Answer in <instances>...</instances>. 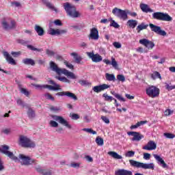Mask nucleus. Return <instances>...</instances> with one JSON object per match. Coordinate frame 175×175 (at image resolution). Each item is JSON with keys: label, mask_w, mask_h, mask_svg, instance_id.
Listing matches in <instances>:
<instances>
[{"label": "nucleus", "mask_w": 175, "mask_h": 175, "mask_svg": "<svg viewBox=\"0 0 175 175\" xmlns=\"http://www.w3.org/2000/svg\"><path fill=\"white\" fill-rule=\"evenodd\" d=\"M140 8H141V10L144 12V13H152L154 12V10L150 8L148 5L147 4H144V3L140 4Z\"/></svg>", "instance_id": "nucleus-24"}, {"label": "nucleus", "mask_w": 175, "mask_h": 175, "mask_svg": "<svg viewBox=\"0 0 175 175\" xmlns=\"http://www.w3.org/2000/svg\"><path fill=\"white\" fill-rule=\"evenodd\" d=\"M83 132H87L88 133H92V135H96V131L92 130V129H83Z\"/></svg>", "instance_id": "nucleus-46"}, {"label": "nucleus", "mask_w": 175, "mask_h": 175, "mask_svg": "<svg viewBox=\"0 0 175 175\" xmlns=\"http://www.w3.org/2000/svg\"><path fill=\"white\" fill-rule=\"evenodd\" d=\"M112 13L113 14H114V16H116V17H118L121 20L125 21L128 19V14H126V12H125V10L115 8L113 9Z\"/></svg>", "instance_id": "nucleus-8"}, {"label": "nucleus", "mask_w": 175, "mask_h": 175, "mask_svg": "<svg viewBox=\"0 0 175 175\" xmlns=\"http://www.w3.org/2000/svg\"><path fill=\"white\" fill-rule=\"evenodd\" d=\"M163 136H165V137H166V139H174V137H175V135L173 133H165L163 134Z\"/></svg>", "instance_id": "nucleus-45"}, {"label": "nucleus", "mask_w": 175, "mask_h": 175, "mask_svg": "<svg viewBox=\"0 0 175 175\" xmlns=\"http://www.w3.org/2000/svg\"><path fill=\"white\" fill-rule=\"evenodd\" d=\"M152 18L160 21H172L173 20L169 14L163 12H154L152 14Z\"/></svg>", "instance_id": "nucleus-5"}, {"label": "nucleus", "mask_w": 175, "mask_h": 175, "mask_svg": "<svg viewBox=\"0 0 175 175\" xmlns=\"http://www.w3.org/2000/svg\"><path fill=\"white\" fill-rule=\"evenodd\" d=\"M105 79L107 81H116V75L114 74H105Z\"/></svg>", "instance_id": "nucleus-32"}, {"label": "nucleus", "mask_w": 175, "mask_h": 175, "mask_svg": "<svg viewBox=\"0 0 175 175\" xmlns=\"http://www.w3.org/2000/svg\"><path fill=\"white\" fill-rule=\"evenodd\" d=\"M12 5L14 8H21V3L20 2H18V1L12 2Z\"/></svg>", "instance_id": "nucleus-54"}, {"label": "nucleus", "mask_w": 175, "mask_h": 175, "mask_svg": "<svg viewBox=\"0 0 175 175\" xmlns=\"http://www.w3.org/2000/svg\"><path fill=\"white\" fill-rule=\"evenodd\" d=\"M19 90L21 91V94H23L25 96H27V98L29 97V91L24 88H19Z\"/></svg>", "instance_id": "nucleus-39"}, {"label": "nucleus", "mask_w": 175, "mask_h": 175, "mask_svg": "<svg viewBox=\"0 0 175 175\" xmlns=\"http://www.w3.org/2000/svg\"><path fill=\"white\" fill-rule=\"evenodd\" d=\"M89 39H90L91 40H99V31H98V29L93 27L92 29H90Z\"/></svg>", "instance_id": "nucleus-17"}, {"label": "nucleus", "mask_w": 175, "mask_h": 175, "mask_svg": "<svg viewBox=\"0 0 175 175\" xmlns=\"http://www.w3.org/2000/svg\"><path fill=\"white\" fill-rule=\"evenodd\" d=\"M115 175H132V172L129 170L121 169L116 170Z\"/></svg>", "instance_id": "nucleus-25"}, {"label": "nucleus", "mask_w": 175, "mask_h": 175, "mask_svg": "<svg viewBox=\"0 0 175 175\" xmlns=\"http://www.w3.org/2000/svg\"><path fill=\"white\" fill-rule=\"evenodd\" d=\"M27 115L29 118H33V117H35V111L29 108L27 111Z\"/></svg>", "instance_id": "nucleus-43"}, {"label": "nucleus", "mask_w": 175, "mask_h": 175, "mask_svg": "<svg viewBox=\"0 0 175 175\" xmlns=\"http://www.w3.org/2000/svg\"><path fill=\"white\" fill-rule=\"evenodd\" d=\"M70 55L74 57V59L77 64H80V62H81V57L79 56L77 53H72Z\"/></svg>", "instance_id": "nucleus-35"}, {"label": "nucleus", "mask_w": 175, "mask_h": 175, "mask_svg": "<svg viewBox=\"0 0 175 175\" xmlns=\"http://www.w3.org/2000/svg\"><path fill=\"white\" fill-rule=\"evenodd\" d=\"M1 25L3 27V28L4 29H12V28H14V27H16V22L14 21H11V24L9 25L8 23V21H6L5 19H3L2 21H1Z\"/></svg>", "instance_id": "nucleus-19"}, {"label": "nucleus", "mask_w": 175, "mask_h": 175, "mask_svg": "<svg viewBox=\"0 0 175 175\" xmlns=\"http://www.w3.org/2000/svg\"><path fill=\"white\" fill-rule=\"evenodd\" d=\"M63 8L66 12L67 16L71 18H79L81 16L80 12L77 11L76 7L68 2L63 4Z\"/></svg>", "instance_id": "nucleus-2"}, {"label": "nucleus", "mask_w": 175, "mask_h": 175, "mask_svg": "<svg viewBox=\"0 0 175 175\" xmlns=\"http://www.w3.org/2000/svg\"><path fill=\"white\" fill-rule=\"evenodd\" d=\"M127 135H129V136H133V138L131 139L132 142H140L142 139H144V135L135 131L128 132Z\"/></svg>", "instance_id": "nucleus-12"}, {"label": "nucleus", "mask_w": 175, "mask_h": 175, "mask_svg": "<svg viewBox=\"0 0 175 175\" xmlns=\"http://www.w3.org/2000/svg\"><path fill=\"white\" fill-rule=\"evenodd\" d=\"M51 70L53 72H55L57 75H64V76H66L67 77H69L70 79H77V77L75 75V73L70 72L69 70L65 69V68H58V66L57 64L54 63V62H51L49 63Z\"/></svg>", "instance_id": "nucleus-1"}, {"label": "nucleus", "mask_w": 175, "mask_h": 175, "mask_svg": "<svg viewBox=\"0 0 175 175\" xmlns=\"http://www.w3.org/2000/svg\"><path fill=\"white\" fill-rule=\"evenodd\" d=\"M154 167H155V165H154V163H142V169H151L152 170H154Z\"/></svg>", "instance_id": "nucleus-28"}, {"label": "nucleus", "mask_w": 175, "mask_h": 175, "mask_svg": "<svg viewBox=\"0 0 175 175\" xmlns=\"http://www.w3.org/2000/svg\"><path fill=\"white\" fill-rule=\"evenodd\" d=\"M103 62L106 64V65H112L113 68H115V69H117V66H118V64H117V61H116L114 57H111V62L109 59H105L103 60Z\"/></svg>", "instance_id": "nucleus-23"}, {"label": "nucleus", "mask_w": 175, "mask_h": 175, "mask_svg": "<svg viewBox=\"0 0 175 175\" xmlns=\"http://www.w3.org/2000/svg\"><path fill=\"white\" fill-rule=\"evenodd\" d=\"M146 95L150 98H158L161 90L157 86L150 85L146 89Z\"/></svg>", "instance_id": "nucleus-6"}, {"label": "nucleus", "mask_w": 175, "mask_h": 175, "mask_svg": "<svg viewBox=\"0 0 175 175\" xmlns=\"http://www.w3.org/2000/svg\"><path fill=\"white\" fill-rule=\"evenodd\" d=\"M101 120H103L105 124H110V120L106 116H101Z\"/></svg>", "instance_id": "nucleus-56"}, {"label": "nucleus", "mask_w": 175, "mask_h": 175, "mask_svg": "<svg viewBox=\"0 0 175 175\" xmlns=\"http://www.w3.org/2000/svg\"><path fill=\"white\" fill-rule=\"evenodd\" d=\"M117 79L119 81H122V83H124V81H125V77L123 75H117Z\"/></svg>", "instance_id": "nucleus-52"}, {"label": "nucleus", "mask_w": 175, "mask_h": 175, "mask_svg": "<svg viewBox=\"0 0 175 175\" xmlns=\"http://www.w3.org/2000/svg\"><path fill=\"white\" fill-rule=\"evenodd\" d=\"M110 27H113V28H120V25H118L117 22L112 21L111 23L110 24Z\"/></svg>", "instance_id": "nucleus-55"}, {"label": "nucleus", "mask_w": 175, "mask_h": 175, "mask_svg": "<svg viewBox=\"0 0 175 175\" xmlns=\"http://www.w3.org/2000/svg\"><path fill=\"white\" fill-rule=\"evenodd\" d=\"M79 83L83 87H88V85H91V83L87 80L81 79L79 81Z\"/></svg>", "instance_id": "nucleus-40"}, {"label": "nucleus", "mask_w": 175, "mask_h": 175, "mask_svg": "<svg viewBox=\"0 0 175 175\" xmlns=\"http://www.w3.org/2000/svg\"><path fill=\"white\" fill-rule=\"evenodd\" d=\"M46 6L48 7L49 9H51V10H53L55 12V13H58V10L55 8L53 4H52L50 2H46Z\"/></svg>", "instance_id": "nucleus-37"}, {"label": "nucleus", "mask_w": 175, "mask_h": 175, "mask_svg": "<svg viewBox=\"0 0 175 175\" xmlns=\"http://www.w3.org/2000/svg\"><path fill=\"white\" fill-rule=\"evenodd\" d=\"M12 161L20 162L21 165L25 166H29V165H32L34 162L33 159H31V157L23 154H19L18 157L14 156Z\"/></svg>", "instance_id": "nucleus-3"}, {"label": "nucleus", "mask_w": 175, "mask_h": 175, "mask_svg": "<svg viewBox=\"0 0 175 175\" xmlns=\"http://www.w3.org/2000/svg\"><path fill=\"white\" fill-rule=\"evenodd\" d=\"M107 88H110V85L104 83L100 85L94 86L92 88V90L94 91V92H96L97 94H98V92H102V91H105V90H107Z\"/></svg>", "instance_id": "nucleus-18"}, {"label": "nucleus", "mask_w": 175, "mask_h": 175, "mask_svg": "<svg viewBox=\"0 0 175 175\" xmlns=\"http://www.w3.org/2000/svg\"><path fill=\"white\" fill-rule=\"evenodd\" d=\"M34 29L38 33V36H43V35H44V29H43V27L36 25L34 27Z\"/></svg>", "instance_id": "nucleus-26"}, {"label": "nucleus", "mask_w": 175, "mask_h": 175, "mask_svg": "<svg viewBox=\"0 0 175 175\" xmlns=\"http://www.w3.org/2000/svg\"><path fill=\"white\" fill-rule=\"evenodd\" d=\"M56 79L59 80V81H62L63 83H70V81H69V79L65 77H56Z\"/></svg>", "instance_id": "nucleus-41"}, {"label": "nucleus", "mask_w": 175, "mask_h": 175, "mask_svg": "<svg viewBox=\"0 0 175 175\" xmlns=\"http://www.w3.org/2000/svg\"><path fill=\"white\" fill-rule=\"evenodd\" d=\"M9 146L3 145L0 146V151L3 154L8 157V158H10V159L13 160V159L14 158V154H13V152L9 151Z\"/></svg>", "instance_id": "nucleus-11"}, {"label": "nucleus", "mask_w": 175, "mask_h": 175, "mask_svg": "<svg viewBox=\"0 0 175 175\" xmlns=\"http://www.w3.org/2000/svg\"><path fill=\"white\" fill-rule=\"evenodd\" d=\"M1 132L2 133H4V135H9V133H10V129H4Z\"/></svg>", "instance_id": "nucleus-64"}, {"label": "nucleus", "mask_w": 175, "mask_h": 175, "mask_svg": "<svg viewBox=\"0 0 175 175\" xmlns=\"http://www.w3.org/2000/svg\"><path fill=\"white\" fill-rule=\"evenodd\" d=\"M164 114L165 116H172V114H173V111L171 110V109H166L165 111H164Z\"/></svg>", "instance_id": "nucleus-59"}, {"label": "nucleus", "mask_w": 175, "mask_h": 175, "mask_svg": "<svg viewBox=\"0 0 175 175\" xmlns=\"http://www.w3.org/2000/svg\"><path fill=\"white\" fill-rule=\"evenodd\" d=\"M165 88L168 91H172V90H175V85H169L168 83H165Z\"/></svg>", "instance_id": "nucleus-53"}, {"label": "nucleus", "mask_w": 175, "mask_h": 175, "mask_svg": "<svg viewBox=\"0 0 175 175\" xmlns=\"http://www.w3.org/2000/svg\"><path fill=\"white\" fill-rule=\"evenodd\" d=\"M142 149L146 150V151H154V150H157V143L152 140H150L147 143L146 145L142 147Z\"/></svg>", "instance_id": "nucleus-15"}, {"label": "nucleus", "mask_w": 175, "mask_h": 175, "mask_svg": "<svg viewBox=\"0 0 175 175\" xmlns=\"http://www.w3.org/2000/svg\"><path fill=\"white\" fill-rule=\"evenodd\" d=\"M147 27H148V25H145L144 23H142L141 25H139L136 29L137 32H140V31H143V29H146Z\"/></svg>", "instance_id": "nucleus-38"}, {"label": "nucleus", "mask_w": 175, "mask_h": 175, "mask_svg": "<svg viewBox=\"0 0 175 175\" xmlns=\"http://www.w3.org/2000/svg\"><path fill=\"white\" fill-rule=\"evenodd\" d=\"M37 172L42 175H53V169L37 167Z\"/></svg>", "instance_id": "nucleus-20"}, {"label": "nucleus", "mask_w": 175, "mask_h": 175, "mask_svg": "<svg viewBox=\"0 0 175 175\" xmlns=\"http://www.w3.org/2000/svg\"><path fill=\"white\" fill-rule=\"evenodd\" d=\"M87 55L91 58L92 61L93 62H100L103 58H102V56L96 53L94 54V52H88Z\"/></svg>", "instance_id": "nucleus-16"}, {"label": "nucleus", "mask_w": 175, "mask_h": 175, "mask_svg": "<svg viewBox=\"0 0 175 175\" xmlns=\"http://www.w3.org/2000/svg\"><path fill=\"white\" fill-rule=\"evenodd\" d=\"M51 118H53V120H54V121H57V122H59V124H61V125H64V126L68 128V129H72V125L70 124H69V122H68V120H65V118H64V117H62L61 116L52 115Z\"/></svg>", "instance_id": "nucleus-7"}, {"label": "nucleus", "mask_w": 175, "mask_h": 175, "mask_svg": "<svg viewBox=\"0 0 175 175\" xmlns=\"http://www.w3.org/2000/svg\"><path fill=\"white\" fill-rule=\"evenodd\" d=\"M127 25H129V27L130 28H133V29L134 28H136V26L137 25V21L136 20H129L127 21Z\"/></svg>", "instance_id": "nucleus-29"}, {"label": "nucleus", "mask_w": 175, "mask_h": 175, "mask_svg": "<svg viewBox=\"0 0 175 175\" xmlns=\"http://www.w3.org/2000/svg\"><path fill=\"white\" fill-rule=\"evenodd\" d=\"M49 84H52V85H53V90L54 91H61V90H62L61 88V85L57 84L56 83H55L54 81L53 80H50L49 81Z\"/></svg>", "instance_id": "nucleus-30"}, {"label": "nucleus", "mask_w": 175, "mask_h": 175, "mask_svg": "<svg viewBox=\"0 0 175 175\" xmlns=\"http://www.w3.org/2000/svg\"><path fill=\"white\" fill-rule=\"evenodd\" d=\"M150 77L151 79H152V80H156V79H159L160 80H162V77L161 76V74L157 71H154L152 74H151Z\"/></svg>", "instance_id": "nucleus-33"}, {"label": "nucleus", "mask_w": 175, "mask_h": 175, "mask_svg": "<svg viewBox=\"0 0 175 175\" xmlns=\"http://www.w3.org/2000/svg\"><path fill=\"white\" fill-rule=\"evenodd\" d=\"M23 62L25 64V65H31L32 66L35 65V61L29 58L23 59Z\"/></svg>", "instance_id": "nucleus-34"}, {"label": "nucleus", "mask_w": 175, "mask_h": 175, "mask_svg": "<svg viewBox=\"0 0 175 175\" xmlns=\"http://www.w3.org/2000/svg\"><path fill=\"white\" fill-rule=\"evenodd\" d=\"M44 96L46 99H49V100H54V97L51 96V94L46 93L44 94Z\"/></svg>", "instance_id": "nucleus-57"}, {"label": "nucleus", "mask_w": 175, "mask_h": 175, "mask_svg": "<svg viewBox=\"0 0 175 175\" xmlns=\"http://www.w3.org/2000/svg\"><path fill=\"white\" fill-rule=\"evenodd\" d=\"M151 158V154L150 153H144V159L148 161Z\"/></svg>", "instance_id": "nucleus-61"}, {"label": "nucleus", "mask_w": 175, "mask_h": 175, "mask_svg": "<svg viewBox=\"0 0 175 175\" xmlns=\"http://www.w3.org/2000/svg\"><path fill=\"white\" fill-rule=\"evenodd\" d=\"M113 47H115L116 49H121L122 45L121 43L118 42H115L113 43Z\"/></svg>", "instance_id": "nucleus-58"}, {"label": "nucleus", "mask_w": 175, "mask_h": 175, "mask_svg": "<svg viewBox=\"0 0 175 175\" xmlns=\"http://www.w3.org/2000/svg\"><path fill=\"white\" fill-rule=\"evenodd\" d=\"M27 49H29V50H31L32 51H43V49L35 48L32 45H27Z\"/></svg>", "instance_id": "nucleus-47"}, {"label": "nucleus", "mask_w": 175, "mask_h": 175, "mask_svg": "<svg viewBox=\"0 0 175 175\" xmlns=\"http://www.w3.org/2000/svg\"><path fill=\"white\" fill-rule=\"evenodd\" d=\"M80 165H81V163L73 162L70 164V167H73L74 169H79V167H80Z\"/></svg>", "instance_id": "nucleus-49"}, {"label": "nucleus", "mask_w": 175, "mask_h": 175, "mask_svg": "<svg viewBox=\"0 0 175 175\" xmlns=\"http://www.w3.org/2000/svg\"><path fill=\"white\" fill-rule=\"evenodd\" d=\"M46 53L47 55H49V57H53L55 53L54 51L50 50V49H46Z\"/></svg>", "instance_id": "nucleus-62"}, {"label": "nucleus", "mask_w": 175, "mask_h": 175, "mask_svg": "<svg viewBox=\"0 0 175 175\" xmlns=\"http://www.w3.org/2000/svg\"><path fill=\"white\" fill-rule=\"evenodd\" d=\"M49 35H51L52 36H55L58 35H64L68 32V30L66 29H53V28H49L48 31Z\"/></svg>", "instance_id": "nucleus-13"}, {"label": "nucleus", "mask_w": 175, "mask_h": 175, "mask_svg": "<svg viewBox=\"0 0 175 175\" xmlns=\"http://www.w3.org/2000/svg\"><path fill=\"white\" fill-rule=\"evenodd\" d=\"M139 44L144 46L148 50H152L155 47V44L152 41H150L148 39L143 38L139 40Z\"/></svg>", "instance_id": "nucleus-10"}, {"label": "nucleus", "mask_w": 175, "mask_h": 175, "mask_svg": "<svg viewBox=\"0 0 175 175\" xmlns=\"http://www.w3.org/2000/svg\"><path fill=\"white\" fill-rule=\"evenodd\" d=\"M149 27L151 31H152V32H154L157 35H160L161 36H166V35H167V33H166L165 30H162V29L159 26L150 23L149 24Z\"/></svg>", "instance_id": "nucleus-9"}, {"label": "nucleus", "mask_w": 175, "mask_h": 175, "mask_svg": "<svg viewBox=\"0 0 175 175\" xmlns=\"http://www.w3.org/2000/svg\"><path fill=\"white\" fill-rule=\"evenodd\" d=\"M57 96H67V98H70V99H73L74 100H77V96L76 94L69 92H59L56 94Z\"/></svg>", "instance_id": "nucleus-14"}, {"label": "nucleus", "mask_w": 175, "mask_h": 175, "mask_svg": "<svg viewBox=\"0 0 175 175\" xmlns=\"http://www.w3.org/2000/svg\"><path fill=\"white\" fill-rule=\"evenodd\" d=\"M103 96L105 98V100L111 102V100H114V98L111 96H109L107 94H104Z\"/></svg>", "instance_id": "nucleus-48"}, {"label": "nucleus", "mask_w": 175, "mask_h": 175, "mask_svg": "<svg viewBox=\"0 0 175 175\" xmlns=\"http://www.w3.org/2000/svg\"><path fill=\"white\" fill-rule=\"evenodd\" d=\"M50 110H51V111H59V110H61V108L58 107L51 106L50 107Z\"/></svg>", "instance_id": "nucleus-60"}, {"label": "nucleus", "mask_w": 175, "mask_h": 175, "mask_svg": "<svg viewBox=\"0 0 175 175\" xmlns=\"http://www.w3.org/2000/svg\"><path fill=\"white\" fill-rule=\"evenodd\" d=\"M129 163L133 167L141 168L142 167L143 163H140L139 161L135 160H129Z\"/></svg>", "instance_id": "nucleus-27"}, {"label": "nucleus", "mask_w": 175, "mask_h": 175, "mask_svg": "<svg viewBox=\"0 0 175 175\" xmlns=\"http://www.w3.org/2000/svg\"><path fill=\"white\" fill-rule=\"evenodd\" d=\"M19 144L25 148H35V142L31 140L28 137L21 135L19 137Z\"/></svg>", "instance_id": "nucleus-4"}, {"label": "nucleus", "mask_w": 175, "mask_h": 175, "mask_svg": "<svg viewBox=\"0 0 175 175\" xmlns=\"http://www.w3.org/2000/svg\"><path fill=\"white\" fill-rule=\"evenodd\" d=\"M31 85H33V87H35L36 90H43L44 88H45V85L32 83Z\"/></svg>", "instance_id": "nucleus-50"}, {"label": "nucleus", "mask_w": 175, "mask_h": 175, "mask_svg": "<svg viewBox=\"0 0 175 175\" xmlns=\"http://www.w3.org/2000/svg\"><path fill=\"white\" fill-rule=\"evenodd\" d=\"M96 143L98 146H103V139L100 137L96 138Z\"/></svg>", "instance_id": "nucleus-44"}, {"label": "nucleus", "mask_w": 175, "mask_h": 175, "mask_svg": "<svg viewBox=\"0 0 175 175\" xmlns=\"http://www.w3.org/2000/svg\"><path fill=\"white\" fill-rule=\"evenodd\" d=\"M153 157L154 158V159H156V161H157V163L161 166V167H163L164 169L167 167V164H166V163H165V161L163 160V159L161 158V156L158 155V154H153Z\"/></svg>", "instance_id": "nucleus-21"}, {"label": "nucleus", "mask_w": 175, "mask_h": 175, "mask_svg": "<svg viewBox=\"0 0 175 175\" xmlns=\"http://www.w3.org/2000/svg\"><path fill=\"white\" fill-rule=\"evenodd\" d=\"M3 54L7 62H8V64H10V65H16V61H14V59L12 57V56L10 55V54H9V53H8L7 51H5L3 52Z\"/></svg>", "instance_id": "nucleus-22"}, {"label": "nucleus", "mask_w": 175, "mask_h": 175, "mask_svg": "<svg viewBox=\"0 0 175 175\" xmlns=\"http://www.w3.org/2000/svg\"><path fill=\"white\" fill-rule=\"evenodd\" d=\"M49 125L50 126H51L52 128H58V122H57L55 120H51L49 122Z\"/></svg>", "instance_id": "nucleus-51"}, {"label": "nucleus", "mask_w": 175, "mask_h": 175, "mask_svg": "<svg viewBox=\"0 0 175 175\" xmlns=\"http://www.w3.org/2000/svg\"><path fill=\"white\" fill-rule=\"evenodd\" d=\"M72 120H79L80 118V116H79L77 113H72L71 115Z\"/></svg>", "instance_id": "nucleus-63"}, {"label": "nucleus", "mask_w": 175, "mask_h": 175, "mask_svg": "<svg viewBox=\"0 0 175 175\" xmlns=\"http://www.w3.org/2000/svg\"><path fill=\"white\" fill-rule=\"evenodd\" d=\"M108 155H110L112 158H114V159H122V156L116 152H109Z\"/></svg>", "instance_id": "nucleus-31"}, {"label": "nucleus", "mask_w": 175, "mask_h": 175, "mask_svg": "<svg viewBox=\"0 0 175 175\" xmlns=\"http://www.w3.org/2000/svg\"><path fill=\"white\" fill-rule=\"evenodd\" d=\"M125 157L126 158H132L133 157H135V151L133 150H129L127 152L125 153Z\"/></svg>", "instance_id": "nucleus-42"}, {"label": "nucleus", "mask_w": 175, "mask_h": 175, "mask_svg": "<svg viewBox=\"0 0 175 175\" xmlns=\"http://www.w3.org/2000/svg\"><path fill=\"white\" fill-rule=\"evenodd\" d=\"M111 94L116 98L118 100H120V102H125V99L122 96L120 95L119 94L116 93L115 92H111Z\"/></svg>", "instance_id": "nucleus-36"}]
</instances>
